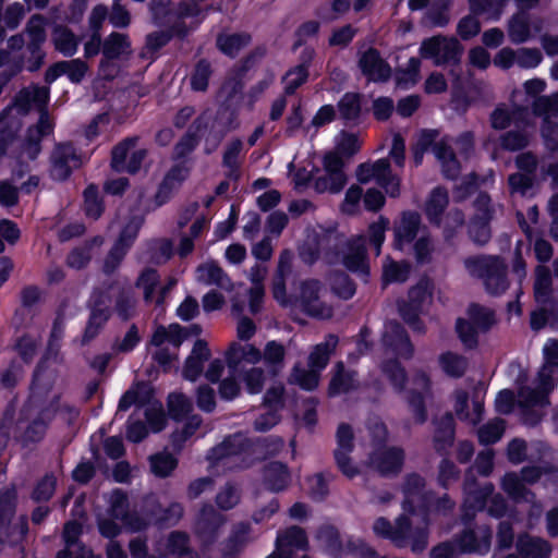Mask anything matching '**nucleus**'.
I'll use <instances>...</instances> for the list:
<instances>
[{
  "label": "nucleus",
  "mask_w": 558,
  "mask_h": 558,
  "mask_svg": "<svg viewBox=\"0 0 558 558\" xmlns=\"http://www.w3.org/2000/svg\"><path fill=\"white\" fill-rule=\"evenodd\" d=\"M492 532L486 526L465 532L459 539V551L486 554L490 547Z\"/></svg>",
  "instance_id": "obj_24"
},
{
  "label": "nucleus",
  "mask_w": 558,
  "mask_h": 558,
  "mask_svg": "<svg viewBox=\"0 0 558 558\" xmlns=\"http://www.w3.org/2000/svg\"><path fill=\"white\" fill-rule=\"evenodd\" d=\"M339 111L344 119H356L361 112V99L359 94L348 93L338 104Z\"/></svg>",
  "instance_id": "obj_60"
},
{
  "label": "nucleus",
  "mask_w": 558,
  "mask_h": 558,
  "mask_svg": "<svg viewBox=\"0 0 558 558\" xmlns=\"http://www.w3.org/2000/svg\"><path fill=\"white\" fill-rule=\"evenodd\" d=\"M177 283L171 279L167 287L159 288L158 276L155 270L148 269L144 271L138 278L137 284L144 290V295L147 301H155L160 304L167 290L171 289Z\"/></svg>",
  "instance_id": "obj_33"
},
{
  "label": "nucleus",
  "mask_w": 558,
  "mask_h": 558,
  "mask_svg": "<svg viewBox=\"0 0 558 558\" xmlns=\"http://www.w3.org/2000/svg\"><path fill=\"white\" fill-rule=\"evenodd\" d=\"M545 363L541 368L534 388L522 387L518 393V402L522 408L544 407L548 403L547 396L558 379V341L548 340L543 349Z\"/></svg>",
  "instance_id": "obj_3"
},
{
  "label": "nucleus",
  "mask_w": 558,
  "mask_h": 558,
  "mask_svg": "<svg viewBox=\"0 0 558 558\" xmlns=\"http://www.w3.org/2000/svg\"><path fill=\"white\" fill-rule=\"evenodd\" d=\"M338 339L329 335L323 343L317 344L308 357V367L323 371L328 361L331 352L337 345Z\"/></svg>",
  "instance_id": "obj_43"
},
{
  "label": "nucleus",
  "mask_w": 558,
  "mask_h": 558,
  "mask_svg": "<svg viewBox=\"0 0 558 558\" xmlns=\"http://www.w3.org/2000/svg\"><path fill=\"white\" fill-rule=\"evenodd\" d=\"M542 476L537 468H525L522 470V480L515 474H507L502 481L504 489L515 500L521 498L529 501L530 493L525 489L524 483L532 484Z\"/></svg>",
  "instance_id": "obj_21"
},
{
  "label": "nucleus",
  "mask_w": 558,
  "mask_h": 558,
  "mask_svg": "<svg viewBox=\"0 0 558 558\" xmlns=\"http://www.w3.org/2000/svg\"><path fill=\"white\" fill-rule=\"evenodd\" d=\"M320 292L322 288L318 281H303L300 284L299 293L295 294V306L313 317H330L332 313L331 307L322 301Z\"/></svg>",
  "instance_id": "obj_11"
},
{
  "label": "nucleus",
  "mask_w": 558,
  "mask_h": 558,
  "mask_svg": "<svg viewBox=\"0 0 558 558\" xmlns=\"http://www.w3.org/2000/svg\"><path fill=\"white\" fill-rule=\"evenodd\" d=\"M195 278L201 283L207 286L215 284L226 291H230L233 288V283L215 262H206L199 265L196 268Z\"/></svg>",
  "instance_id": "obj_29"
},
{
  "label": "nucleus",
  "mask_w": 558,
  "mask_h": 558,
  "mask_svg": "<svg viewBox=\"0 0 558 558\" xmlns=\"http://www.w3.org/2000/svg\"><path fill=\"white\" fill-rule=\"evenodd\" d=\"M374 439L373 451L369 456V465L381 474H391L398 472L403 463V452L396 447H387L384 445L386 439V427L376 422L371 428Z\"/></svg>",
  "instance_id": "obj_5"
},
{
  "label": "nucleus",
  "mask_w": 558,
  "mask_h": 558,
  "mask_svg": "<svg viewBox=\"0 0 558 558\" xmlns=\"http://www.w3.org/2000/svg\"><path fill=\"white\" fill-rule=\"evenodd\" d=\"M353 434L348 425H340L337 432L338 447L335 452L336 461L339 469L348 477L357 474V469L350 462L349 452L352 450Z\"/></svg>",
  "instance_id": "obj_22"
},
{
  "label": "nucleus",
  "mask_w": 558,
  "mask_h": 558,
  "mask_svg": "<svg viewBox=\"0 0 558 558\" xmlns=\"http://www.w3.org/2000/svg\"><path fill=\"white\" fill-rule=\"evenodd\" d=\"M453 408L456 414L461 418L476 424L482 416L483 405L481 401L475 400L472 404V412L466 411L468 409V393L463 390H457L453 395Z\"/></svg>",
  "instance_id": "obj_41"
},
{
  "label": "nucleus",
  "mask_w": 558,
  "mask_h": 558,
  "mask_svg": "<svg viewBox=\"0 0 558 558\" xmlns=\"http://www.w3.org/2000/svg\"><path fill=\"white\" fill-rule=\"evenodd\" d=\"M469 2L474 13L497 20L502 13L507 0H469Z\"/></svg>",
  "instance_id": "obj_53"
},
{
  "label": "nucleus",
  "mask_w": 558,
  "mask_h": 558,
  "mask_svg": "<svg viewBox=\"0 0 558 558\" xmlns=\"http://www.w3.org/2000/svg\"><path fill=\"white\" fill-rule=\"evenodd\" d=\"M342 263L352 271L367 274L368 266L366 264L365 239L363 235L356 236L348 244L347 251L343 253Z\"/></svg>",
  "instance_id": "obj_28"
},
{
  "label": "nucleus",
  "mask_w": 558,
  "mask_h": 558,
  "mask_svg": "<svg viewBox=\"0 0 558 558\" xmlns=\"http://www.w3.org/2000/svg\"><path fill=\"white\" fill-rule=\"evenodd\" d=\"M466 497L464 500L465 517L471 515L470 510H481L487 507L489 514L499 517L505 509L504 499L499 495H493V487L484 485L478 492H474L472 487L465 488Z\"/></svg>",
  "instance_id": "obj_14"
},
{
  "label": "nucleus",
  "mask_w": 558,
  "mask_h": 558,
  "mask_svg": "<svg viewBox=\"0 0 558 558\" xmlns=\"http://www.w3.org/2000/svg\"><path fill=\"white\" fill-rule=\"evenodd\" d=\"M232 128L230 110L221 109L216 117L211 112H205L196 122V131L199 136L213 137L219 141Z\"/></svg>",
  "instance_id": "obj_16"
},
{
  "label": "nucleus",
  "mask_w": 558,
  "mask_h": 558,
  "mask_svg": "<svg viewBox=\"0 0 558 558\" xmlns=\"http://www.w3.org/2000/svg\"><path fill=\"white\" fill-rule=\"evenodd\" d=\"M84 207L86 215L97 219L102 213V206L98 199V191L95 186H88L84 192Z\"/></svg>",
  "instance_id": "obj_64"
},
{
  "label": "nucleus",
  "mask_w": 558,
  "mask_h": 558,
  "mask_svg": "<svg viewBox=\"0 0 558 558\" xmlns=\"http://www.w3.org/2000/svg\"><path fill=\"white\" fill-rule=\"evenodd\" d=\"M448 193L441 187L434 189L425 202V215L427 219L437 226H441L446 238H450L453 232L463 225V215L459 210L449 211L445 218L441 214L448 206Z\"/></svg>",
  "instance_id": "obj_8"
},
{
  "label": "nucleus",
  "mask_w": 558,
  "mask_h": 558,
  "mask_svg": "<svg viewBox=\"0 0 558 558\" xmlns=\"http://www.w3.org/2000/svg\"><path fill=\"white\" fill-rule=\"evenodd\" d=\"M489 202V197L485 194L480 195L476 199L477 214L471 222L470 234L473 241L478 244H485L490 238L487 225L490 218Z\"/></svg>",
  "instance_id": "obj_20"
},
{
  "label": "nucleus",
  "mask_w": 558,
  "mask_h": 558,
  "mask_svg": "<svg viewBox=\"0 0 558 558\" xmlns=\"http://www.w3.org/2000/svg\"><path fill=\"white\" fill-rule=\"evenodd\" d=\"M343 162L336 154H327L324 158L326 174L318 178L315 185L319 192H340L347 183V177L342 171Z\"/></svg>",
  "instance_id": "obj_15"
},
{
  "label": "nucleus",
  "mask_w": 558,
  "mask_h": 558,
  "mask_svg": "<svg viewBox=\"0 0 558 558\" xmlns=\"http://www.w3.org/2000/svg\"><path fill=\"white\" fill-rule=\"evenodd\" d=\"M51 130H52V124H51L48 116L46 113H43L40 116V119H39V122H38V125L36 126V129L34 131H31V140L26 144L21 157L26 156L27 159L36 158V156L39 154V150H40L39 145H38L39 137L49 134L51 132Z\"/></svg>",
  "instance_id": "obj_45"
},
{
  "label": "nucleus",
  "mask_w": 558,
  "mask_h": 558,
  "mask_svg": "<svg viewBox=\"0 0 558 558\" xmlns=\"http://www.w3.org/2000/svg\"><path fill=\"white\" fill-rule=\"evenodd\" d=\"M257 449L258 446L247 445L242 435L229 437L211 450L210 466L217 471L247 466L251 463L248 458Z\"/></svg>",
  "instance_id": "obj_4"
},
{
  "label": "nucleus",
  "mask_w": 558,
  "mask_h": 558,
  "mask_svg": "<svg viewBox=\"0 0 558 558\" xmlns=\"http://www.w3.org/2000/svg\"><path fill=\"white\" fill-rule=\"evenodd\" d=\"M551 278L546 267L539 266L536 269L534 283L535 298L538 303H545L550 294Z\"/></svg>",
  "instance_id": "obj_58"
},
{
  "label": "nucleus",
  "mask_w": 558,
  "mask_h": 558,
  "mask_svg": "<svg viewBox=\"0 0 558 558\" xmlns=\"http://www.w3.org/2000/svg\"><path fill=\"white\" fill-rule=\"evenodd\" d=\"M49 98V90L47 87L32 86L23 89L15 100V109L26 111L28 107L35 106L43 108Z\"/></svg>",
  "instance_id": "obj_36"
},
{
  "label": "nucleus",
  "mask_w": 558,
  "mask_h": 558,
  "mask_svg": "<svg viewBox=\"0 0 558 558\" xmlns=\"http://www.w3.org/2000/svg\"><path fill=\"white\" fill-rule=\"evenodd\" d=\"M320 372L322 371L312 367H310L308 371L295 367L293 373V380L301 388L305 390H313L318 386Z\"/></svg>",
  "instance_id": "obj_61"
},
{
  "label": "nucleus",
  "mask_w": 558,
  "mask_h": 558,
  "mask_svg": "<svg viewBox=\"0 0 558 558\" xmlns=\"http://www.w3.org/2000/svg\"><path fill=\"white\" fill-rule=\"evenodd\" d=\"M494 323V313L489 308L472 304L466 311V317L457 320L456 328L462 343L473 348L477 344L478 335L488 330Z\"/></svg>",
  "instance_id": "obj_7"
},
{
  "label": "nucleus",
  "mask_w": 558,
  "mask_h": 558,
  "mask_svg": "<svg viewBox=\"0 0 558 558\" xmlns=\"http://www.w3.org/2000/svg\"><path fill=\"white\" fill-rule=\"evenodd\" d=\"M461 47L457 39L435 36L422 43L421 56L432 59L435 64L456 61L461 54Z\"/></svg>",
  "instance_id": "obj_12"
},
{
  "label": "nucleus",
  "mask_w": 558,
  "mask_h": 558,
  "mask_svg": "<svg viewBox=\"0 0 558 558\" xmlns=\"http://www.w3.org/2000/svg\"><path fill=\"white\" fill-rule=\"evenodd\" d=\"M146 157V149L137 146L136 138H128L112 151L111 165L117 171L136 172Z\"/></svg>",
  "instance_id": "obj_13"
},
{
  "label": "nucleus",
  "mask_w": 558,
  "mask_h": 558,
  "mask_svg": "<svg viewBox=\"0 0 558 558\" xmlns=\"http://www.w3.org/2000/svg\"><path fill=\"white\" fill-rule=\"evenodd\" d=\"M433 286L428 279H422L409 292L410 307L414 311L420 310L428 303L432 298Z\"/></svg>",
  "instance_id": "obj_54"
},
{
  "label": "nucleus",
  "mask_w": 558,
  "mask_h": 558,
  "mask_svg": "<svg viewBox=\"0 0 558 558\" xmlns=\"http://www.w3.org/2000/svg\"><path fill=\"white\" fill-rule=\"evenodd\" d=\"M190 173L185 165L174 166L165 177L157 197L165 201L172 192L177 191L181 184L187 179Z\"/></svg>",
  "instance_id": "obj_38"
},
{
  "label": "nucleus",
  "mask_w": 558,
  "mask_h": 558,
  "mask_svg": "<svg viewBox=\"0 0 558 558\" xmlns=\"http://www.w3.org/2000/svg\"><path fill=\"white\" fill-rule=\"evenodd\" d=\"M244 384L250 393H259L265 384V372L262 367L252 365L240 369H230Z\"/></svg>",
  "instance_id": "obj_39"
},
{
  "label": "nucleus",
  "mask_w": 558,
  "mask_h": 558,
  "mask_svg": "<svg viewBox=\"0 0 558 558\" xmlns=\"http://www.w3.org/2000/svg\"><path fill=\"white\" fill-rule=\"evenodd\" d=\"M464 265L471 276L484 280L489 293L500 294L508 288L506 266L499 258L493 256L470 257L465 259Z\"/></svg>",
  "instance_id": "obj_6"
},
{
  "label": "nucleus",
  "mask_w": 558,
  "mask_h": 558,
  "mask_svg": "<svg viewBox=\"0 0 558 558\" xmlns=\"http://www.w3.org/2000/svg\"><path fill=\"white\" fill-rule=\"evenodd\" d=\"M291 262H292V254L289 252H283L280 255L278 272L274 280V287H272L274 296L281 304L288 303V299L286 295V288H284V277L290 272Z\"/></svg>",
  "instance_id": "obj_44"
},
{
  "label": "nucleus",
  "mask_w": 558,
  "mask_h": 558,
  "mask_svg": "<svg viewBox=\"0 0 558 558\" xmlns=\"http://www.w3.org/2000/svg\"><path fill=\"white\" fill-rule=\"evenodd\" d=\"M209 355L210 352L207 343L203 340H197L185 361L183 367L184 378L195 380L202 374L204 362L209 359Z\"/></svg>",
  "instance_id": "obj_31"
},
{
  "label": "nucleus",
  "mask_w": 558,
  "mask_h": 558,
  "mask_svg": "<svg viewBox=\"0 0 558 558\" xmlns=\"http://www.w3.org/2000/svg\"><path fill=\"white\" fill-rule=\"evenodd\" d=\"M354 383L353 374L344 372L343 365L339 363L336 366V373L329 385V393L339 395L347 392L354 387Z\"/></svg>",
  "instance_id": "obj_56"
},
{
  "label": "nucleus",
  "mask_w": 558,
  "mask_h": 558,
  "mask_svg": "<svg viewBox=\"0 0 558 558\" xmlns=\"http://www.w3.org/2000/svg\"><path fill=\"white\" fill-rule=\"evenodd\" d=\"M110 511L116 519L121 520L125 523L131 530H140L144 524L132 522V518L126 514L128 507V498L120 490H113L110 495Z\"/></svg>",
  "instance_id": "obj_47"
},
{
  "label": "nucleus",
  "mask_w": 558,
  "mask_h": 558,
  "mask_svg": "<svg viewBox=\"0 0 558 558\" xmlns=\"http://www.w3.org/2000/svg\"><path fill=\"white\" fill-rule=\"evenodd\" d=\"M389 228V220L383 216L369 225L367 239L371 245L375 247L376 255L380 254L381 245L386 239V231Z\"/></svg>",
  "instance_id": "obj_57"
},
{
  "label": "nucleus",
  "mask_w": 558,
  "mask_h": 558,
  "mask_svg": "<svg viewBox=\"0 0 558 558\" xmlns=\"http://www.w3.org/2000/svg\"><path fill=\"white\" fill-rule=\"evenodd\" d=\"M158 550L165 558H193L186 546V536L182 533H172L166 542L159 544Z\"/></svg>",
  "instance_id": "obj_37"
},
{
  "label": "nucleus",
  "mask_w": 558,
  "mask_h": 558,
  "mask_svg": "<svg viewBox=\"0 0 558 558\" xmlns=\"http://www.w3.org/2000/svg\"><path fill=\"white\" fill-rule=\"evenodd\" d=\"M383 342L387 359L395 354L408 359L412 354V345L409 342L407 335L396 323H389L386 325Z\"/></svg>",
  "instance_id": "obj_18"
},
{
  "label": "nucleus",
  "mask_w": 558,
  "mask_h": 558,
  "mask_svg": "<svg viewBox=\"0 0 558 558\" xmlns=\"http://www.w3.org/2000/svg\"><path fill=\"white\" fill-rule=\"evenodd\" d=\"M264 477L267 487L274 492L284 489L290 482L287 466L280 462L270 463L265 470Z\"/></svg>",
  "instance_id": "obj_42"
},
{
  "label": "nucleus",
  "mask_w": 558,
  "mask_h": 558,
  "mask_svg": "<svg viewBox=\"0 0 558 558\" xmlns=\"http://www.w3.org/2000/svg\"><path fill=\"white\" fill-rule=\"evenodd\" d=\"M421 223L420 215L416 213L405 211L393 226V246L402 250L404 245L411 243L416 236Z\"/></svg>",
  "instance_id": "obj_19"
},
{
  "label": "nucleus",
  "mask_w": 558,
  "mask_h": 558,
  "mask_svg": "<svg viewBox=\"0 0 558 558\" xmlns=\"http://www.w3.org/2000/svg\"><path fill=\"white\" fill-rule=\"evenodd\" d=\"M104 57L101 69L106 66L109 60L126 56L131 52V45L129 38L124 34L112 33L107 37L104 43Z\"/></svg>",
  "instance_id": "obj_35"
},
{
  "label": "nucleus",
  "mask_w": 558,
  "mask_h": 558,
  "mask_svg": "<svg viewBox=\"0 0 558 558\" xmlns=\"http://www.w3.org/2000/svg\"><path fill=\"white\" fill-rule=\"evenodd\" d=\"M509 37L515 44L526 41L531 37L527 15L523 12L515 14L509 23Z\"/></svg>",
  "instance_id": "obj_50"
},
{
  "label": "nucleus",
  "mask_w": 558,
  "mask_h": 558,
  "mask_svg": "<svg viewBox=\"0 0 558 558\" xmlns=\"http://www.w3.org/2000/svg\"><path fill=\"white\" fill-rule=\"evenodd\" d=\"M423 480L418 475H411L407 478L403 487L404 501L403 511L395 525L384 518H378L373 525L374 533L391 539L399 546H403L407 539H412L413 551H421L427 545L426 512L432 509L450 508L448 499H441L434 506L432 497L422 492Z\"/></svg>",
  "instance_id": "obj_1"
},
{
  "label": "nucleus",
  "mask_w": 558,
  "mask_h": 558,
  "mask_svg": "<svg viewBox=\"0 0 558 558\" xmlns=\"http://www.w3.org/2000/svg\"><path fill=\"white\" fill-rule=\"evenodd\" d=\"M151 472L159 477H166L177 468L178 460L169 452H159L149 458Z\"/></svg>",
  "instance_id": "obj_51"
},
{
  "label": "nucleus",
  "mask_w": 558,
  "mask_h": 558,
  "mask_svg": "<svg viewBox=\"0 0 558 558\" xmlns=\"http://www.w3.org/2000/svg\"><path fill=\"white\" fill-rule=\"evenodd\" d=\"M360 68L371 81H385L390 76L389 65L374 49H368L360 58Z\"/></svg>",
  "instance_id": "obj_27"
},
{
  "label": "nucleus",
  "mask_w": 558,
  "mask_h": 558,
  "mask_svg": "<svg viewBox=\"0 0 558 558\" xmlns=\"http://www.w3.org/2000/svg\"><path fill=\"white\" fill-rule=\"evenodd\" d=\"M184 338L183 329L178 324L157 327L151 337V345L156 349L155 360L163 367H171L172 362L177 359L175 351Z\"/></svg>",
  "instance_id": "obj_9"
},
{
  "label": "nucleus",
  "mask_w": 558,
  "mask_h": 558,
  "mask_svg": "<svg viewBox=\"0 0 558 558\" xmlns=\"http://www.w3.org/2000/svg\"><path fill=\"white\" fill-rule=\"evenodd\" d=\"M505 430L502 420H494L480 428L478 439L482 444H494L500 439Z\"/></svg>",
  "instance_id": "obj_62"
},
{
  "label": "nucleus",
  "mask_w": 558,
  "mask_h": 558,
  "mask_svg": "<svg viewBox=\"0 0 558 558\" xmlns=\"http://www.w3.org/2000/svg\"><path fill=\"white\" fill-rule=\"evenodd\" d=\"M307 541L299 527H291L280 533L276 542V550L267 558H291L294 550L304 549Z\"/></svg>",
  "instance_id": "obj_23"
},
{
  "label": "nucleus",
  "mask_w": 558,
  "mask_h": 558,
  "mask_svg": "<svg viewBox=\"0 0 558 558\" xmlns=\"http://www.w3.org/2000/svg\"><path fill=\"white\" fill-rule=\"evenodd\" d=\"M141 223L142 221L138 217H133L124 226L119 240L110 254V259L112 258L114 263L111 266L107 264V270L112 269L114 265L122 258L125 250L133 243L134 239L136 238Z\"/></svg>",
  "instance_id": "obj_32"
},
{
  "label": "nucleus",
  "mask_w": 558,
  "mask_h": 558,
  "mask_svg": "<svg viewBox=\"0 0 558 558\" xmlns=\"http://www.w3.org/2000/svg\"><path fill=\"white\" fill-rule=\"evenodd\" d=\"M383 374L390 383L392 389L401 393L409 402L414 420L418 423L425 421L424 397L428 392L429 380L425 374L416 375L411 381L407 380L403 368L396 361H387L383 364Z\"/></svg>",
  "instance_id": "obj_2"
},
{
  "label": "nucleus",
  "mask_w": 558,
  "mask_h": 558,
  "mask_svg": "<svg viewBox=\"0 0 558 558\" xmlns=\"http://www.w3.org/2000/svg\"><path fill=\"white\" fill-rule=\"evenodd\" d=\"M448 21L449 15L447 12V2L445 0L434 2L428 8L424 19V23L427 26H444Z\"/></svg>",
  "instance_id": "obj_59"
},
{
  "label": "nucleus",
  "mask_w": 558,
  "mask_h": 558,
  "mask_svg": "<svg viewBox=\"0 0 558 558\" xmlns=\"http://www.w3.org/2000/svg\"><path fill=\"white\" fill-rule=\"evenodd\" d=\"M225 356L229 369H240L258 364L262 361V351L252 343L234 341L230 343Z\"/></svg>",
  "instance_id": "obj_17"
},
{
  "label": "nucleus",
  "mask_w": 558,
  "mask_h": 558,
  "mask_svg": "<svg viewBox=\"0 0 558 558\" xmlns=\"http://www.w3.org/2000/svg\"><path fill=\"white\" fill-rule=\"evenodd\" d=\"M441 369L449 376H462L468 363L464 357L452 352L442 353L438 359Z\"/></svg>",
  "instance_id": "obj_52"
},
{
  "label": "nucleus",
  "mask_w": 558,
  "mask_h": 558,
  "mask_svg": "<svg viewBox=\"0 0 558 558\" xmlns=\"http://www.w3.org/2000/svg\"><path fill=\"white\" fill-rule=\"evenodd\" d=\"M534 112L538 116L544 117L545 125L542 129L543 136L553 141L555 144L558 143V125L553 131L547 125L549 119L558 112V93L551 97H539L533 102Z\"/></svg>",
  "instance_id": "obj_25"
},
{
  "label": "nucleus",
  "mask_w": 558,
  "mask_h": 558,
  "mask_svg": "<svg viewBox=\"0 0 558 558\" xmlns=\"http://www.w3.org/2000/svg\"><path fill=\"white\" fill-rule=\"evenodd\" d=\"M452 141L444 137L435 143L434 154L441 165L444 174L447 178L454 179L461 169V162L452 151Z\"/></svg>",
  "instance_id": "obj_26"
},
{
  "label": "nucleus",
  "mask_w": 558,
  "mask_h": 558,
  "mask_svg": "<svg viewBox=\"0 0 558 558\" xmlns=\"http://www.w3.org/2000/svg\"><path fill=\"white\" fill-rule=\"evenodd\" d=\"M52 40L58 51L64 56H73L77 51L80 39L66 27L58 26L53 31Z\"/></svg>",
  "instance_id": "obj_46"
},
{
  "label": "nucleus",
  "mask_w": 558,
  "mask_h": 558,
  "mask_svg": "<svg viewBox=\"0 0 558 558\" xmlns=\"http://www.w3.org/2000/svg\"><path fill=\"white\" fill-rule=\"evenodd\" d=\"M517 548L521 555L531 558H549L551 554L548 542L526 534L518 538Z\"/></svg>",
  "instance_id": "obj_34"
},
{
  "label": "nucleus",
  "mask_w": 558,
  "mask_h": 558,
  "mask_svg": "<svg viewBox=\"0 0 558 558\" xmlns=\"http://www.w3.org/2000/svg\"><path fill=\"white\" fill-rule=\"evenodd\" d=\"M362 145V141L356 134L341 132L335 138V151L329 154H336L342 159V157H351L359 151Z\"/></svg>",
  "instance_id": "obj_48"
},
{
  "label": "nucleus",
  "mask_w": 558,
  "mask_h": 558,
  "mask_svg": "<svg viewBox=\"0 0 558 558\" xmlns=\"http://www.w3.org/2000/svg\"><path fill=\"white\" fill-rule=\"evenodd\" d=\"M286 348L276 340L268 341L262 351V361L269 369L276 374L284 366Z\"/></svg>",
  "instance_id": "obj_40"
},
{
  "label": "nucleus",
  "mask_w": 558,
  "mask_h": 558,
  "mask_svg": "<svg viewBox=\"0 0 558 558\" xmlns=\"http://www.w3.org/2000/svg\"><path fill=\"white\" fill-rule=\"evenodd\" d=\"M248 41L250 37L244 34H223L218 37L217 45L223 53L234 56Z\"/></svg>",
  "instance_id": "obj_55"
},
{
  "label": "nucleus",
  "mask_w": 558,
  "mask_h": 558,
  "mask_svg": "<svg viewBox=\"0 0 558 558\" xmlns=\"http://www.w3.org/2000/svg\"><path fill=\"white\" fill-rule=\"evenodd\" d=\"M169 412L179 420L192 410L191 401L182 393H171L168 399Z\"/></svg>",
  "instance_id": "obj_63"
},
{
  "label": "nucleus",
  "mask_w": 558,
  "mask_h": 558,
  "mask_svg": "<svg viewBox=\"0 0 558 558\" xmlns=\"http://www.w3.org/2000/svg\"><path fill=\"white\" fill-rule=\"evenodd\" d=\"M410 274L408 263H398L390 257H386L383 265V280L385 283L402 282Z\"/></svg>",
  "instance_id": "obj_49"
},
{
  "label": "nucleus",
  "mask_w": 558,
  "mask_h": 558,
  "mask_svg": "<svg viewBox=\"0 0 558 558\" xmlns=\"http://www.w3.org/2000/svg\"><path fill=\"white\" fill-rule=\"evenodd\" d=\"M78 166L75 149L70 144L60 145L53 154L52 175L56 179H65L71 169Z\"/></svg>",
  "instance_id": "obj_30"
},
{
  "label": "nucleus",
  "mask_w": 558,
  "mask_h": 558,
  "mask_svg": "<svg viewBox=\"0 0 558 558\" xmlns=\"http://www.w3.org/2000/svg\"><path fill=\"white\" fill-rule=\"evenodd\" d=\"M356 178L361 183L376 182L386 193L396 197L399 195L400 181L392 175L386 159H379L373 163H363L357 168Z\"/></svg>",
  "instance_id": "obj_10"
}]
</instances>
